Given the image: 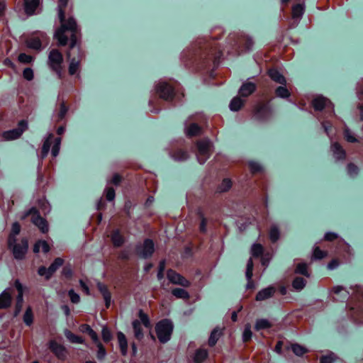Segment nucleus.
I'll return each instance as SVG.
<instances>
[{
    "label": "nucleus",
    "instance_id": "obj_61",
    "mask_svg": "<svg viewBox=\"0 0 363 363\" xmlns=\"http://www.w3.org/2000/svg\"><path fill=\"white\" fill-rule=\"evenodd\" d=\"M98 347V351L96 354V357L98 359L101 360L104 359L106 355V352L102 344L96 345Z\"/></svg>",
    "mask_w": 363,
    "mask_h": 363
},
{
    "label": "nucleus",
    "instance_id": "obj_39",
    "mask_svg": "<svg viewBox=\"0 0 363 363\" xmlns=\"http://www.w3.org/2000/svg\"><path fill=\"white\" fill-rule=\"evenodd\" d=\"M172 293L174 296H176L177 298H182V299L186 300L189 298V293L183 289H180V288L174 289L172 290Z\"/></svg>",
    "mask_w": 363,
    "mask_h": 363
},
{
    "label": "nucleus",
    "instance_id": "obj_26",
    "mask_svg": "<svg viewBox=\"0 0 363 363\" xmlns=\"http://www.w3.org/2000/svg\"><path fill=\"white\" fill-rule=\"evenodd\" d=\"M119 347L123 355H125L128 351V342L125 335L122 332L117 333Z\"/></svg>",
    "mask_w": 363,
    "mask_h": 363
},
{
    "label": "nucleus",
    "instance_id": "obj_32",
    "mask_svg": "<svg viewBox=\"0 0 363 363\" xmlns=\"http://www.w3.org/2000/svg\"><path fill=\"white\" fill-rule=\"evenodd\" d=\"M304 12V6L303 4H298L294 6L292 9V17L295 20H299Z\"/></svg>",
    "mask_w": 363,
    "mask_h": 363
},
{
    "label": "nucleus",
    "instance_id": "obj_5",
    "mask_svg": "<svg viewBox=\"0 0 363 363\" xmlns=\"http://www.w3.org/2000/svg\"><path fill=\"white\" fill-rule=\"evenodd\" d=\"M196 157L200 164H203L209 158L212 152V143L208 139H203L197 143Z\"/></svg>",
    "mask_w": 363,
    "mask_h": 363
},
{
    "label": "nucleus",
    "instance_id": "obj_63",
    "mask_svg": "<svg viewBox=\"0 0 363 363\" xmlns=\"http://www.w3.org/2000/svg\"><path fill=\"white\" fill-rule=\"evenodd\" d=\"M106 199L109 201H113L115 198V191L113 188L107 187L105 190Z\"/></svg>",
    "mask_w": 363,
    "mask_h": 363
},
{
    "label": "nucleus",
    "instance_id": "obj_36",
    "mask_svg": "<svg viewBox=\"0 0 363 363\" xmlns=\"http://www.w3.org/2000/svg\"><path fill=\"white\" fill-rule=\"evenodd\" d=\"M272 326L271 323L264 318L258 319L256 321L255 328L256 330L269 328Z\"/></svg>",
    "mask_w": 363,
    "mask_h": 363
},
{
    "label": "nucleus",
    "instance_id": "obj_41",
    "mask_svg": "<svg viewBox=\"0 0 363 363\" xmlns=\"http://www.w3.org/2000/svg\"><path fill=\"white\" fill-rule=\"evenodd\" d=\"M295 272L296 274H300L308 277L310 276L308 272V266L306 263L301 262L298 263L295 269Z\"/></svg>",
    "mask_w": 363,
    "mask_h": 363
},
{
    "label": "nucleus",
    "instance_id": "obj_28",
    "mask_svg": "<svg viewBox=\"0 0 363 363\" xmlns=\"http://www.w3.org/2000/svg\"><path fill=\"white\" fill-rule=\"evenodd\" d=\"M252 269H253V262L251 259H250L247 264V269L245 276L248 281V283L247 284V288L250 289L252 287V282L251 281V279L252 277Z\"/></svg>",
    "mask_w": 363,
    "mask_h": 363
},
{
    "label": "nucleus",
    "instance_id": "obj_47",
    "mask_svg": "<svg viewBox=\"0 0 363 363\" xmlns=\"http://www.w3.org/2000/svg\"><path fill=\"white\" fill-rule=\"evenodd\" d=\"M33 316L31 308L28 307L23 315V321L27 325H30L33 323Z\"/></svg>",
    "mask_w": 363,
    "mask_h": 363
},
{
    "label": "nucleus",
    "instance_id": "obj_11",
    "mask_svg": "<svg viewBox=\"0 0 363 363\" xmlns=\"http://www.w3.org/2000/svg\"><path fill=\"white\" fill-rule=\"evenodd\" d=\"M32 222L43 233H45L48 231V225L47 221L40 217L35 208H31L27 213L26 216L32 214Z\"/></svg>",
    "mask_w": 363,
    "mask_h": 363
},
{
    "label": "nucleus",
    "instance_id": "obj_48",
    "mask_svg": "<svg viewBox=\"0 0 363 363\" xmlns=\"http://www.w3.org/2000/svg\"><path fill=\"white\" fill-rule=\"evenodd\" d=\"M18 61L23 64H30L33 62L34 58L31 55L25 53H21L18 57Z\"/></svg>",
    "mask_w": 363,
    "mask_h": 363
},
{
    "label": "nucleus",
    "instance_id": "obj_31",
    "mask_svg": "<svg viewBox=\"0 0 363 363\" xmlns=\"http://www.w3.org/2000/svg\"><path fill=\"white\" fill-rule=\"evenodd\" d=\"M111 238L114 246L116 247L121 246L124 242L123 236L120 234L118 230L113 231L111 235Z\"/></svg>",
    "mask_w": 363,
    "mask_h": 363
},
{
    "label": "nucleus",
    "instance_id": "obj_37",
    "mask_svg": "<svg viewBox=\"0 0 363 363\" xmlns=\"http://www.w3.org/2000/svg\"><path fill=\"white\" fill-rule=\"evenodd\" d=\"M52 138V135L49 134L48 137L44 141V143H43V145L42 147V152H41L42 158L45 157L50 151V145H51L50 140H51Z\"/></svg>",
    "mask_w": 363,
    "mask_h": 363
},
{
    "label": "nucleus",
    "instance_id": "obj_13",
    "mask_svg": "<svg viewBox=\"0 0 363 363\" xmlns=\"http://www.w3.org/2000/svg\"><path fill=\"white\" fill-rule=\"evenodd\" d=\"M271 109L267 104H259L255 108V116L257 119L267 120L271 116Z\"/></svg>",
    "mask_w": 363,
    "mask_h": 363
},
{
    "label": "nucleus",
    "instance_id": "obj_6",
    "mask_svg": "<svg viewBox=\"0 0 363 363\" xmlns=\"http://www.w3.org/2000/svg\"><path fill=\"white\" fill-rule=\"evenodd\" d=\"M26 44L29 48L38 50L43 44H48V38L45 33L37 32L27 40Z\"/></svg>",
    "mask_w": 363,
    "mask_h": 363
},
{
    "label": "nucleus",
    "instance_id": "obj_33",
    "mask_svg": "<svg viewBox=\"0 0 363 363\" xmlns=\"http://www.w3.org/2000/svg\"><path fill=\"white\" fill-rule=\"evenodd\" d=\"M133 330H134L135 337L138 340L143 339V330H142L141 323H140V320H135L133 322Z\"/></svg>",
    "mask_w": 363,
    "mask_h": 363
},
{
    "label": "nucleus",
    "instance_id": "obj_57",
    "mask_svg": "<svg viewBox=\"0 0 363 363\" xmlns=\"http://www.w3.org/2000/svg\"><path fill=\"white\" fill-rule=\"evenodd\" d=\"M101 334L105 342H108L112 339V334L106 327H103Z\"/></svg>",
    "mask_w": 363,
    "mask_h": 363
},
{
    "label": "nucleus",
    "instance_id": "obj_34",
    "mask_svg": "<svg viewBox=\"0 0 363 363\" xmlns=\"http://www.w3.org/2000/svg\"><path fill=\"white\" fill-rule=\"evenodd\" d=\"M201 132L200 127L196 123H191L189 126L185 128V133L188 136H194L199 134Z\"/></svg>",
    "mask_w": 363,
    "mask_h": 363
},
{
    "label": "nucleus",
    "instance_id": "obj_43",
    "mask_svg": "<svg viewBox=\"0 0 363 363\" xmlns=\"http://www.w3.org/2000/svg\"><path fill=\"white\" fill-rule=\"evenodd\" d=\"M63 263H64V261L62 258H60V257L56 258L54 260V262L49 267L50 271L51 272L52 274H53L54 272H55L56 270L63 264Z\"/></svg>",
    "mask_w": 363,
    "mask_h": 363
},
{
    "label": "nucleus",
    "instance_id": "obj_2",
    "mask_svg": "<svg viewBox=\"0 0 363 363\" xmlns=\"http://www.w3.org/2000/svg\"><path fill=\"white\" fill-rule=\"evenodd\" d=\"M67 2L68 0H59L58 4V16L61 26L55 31L54 37L58 40V43L60 45H65L68 42V35L67 33H70L69 21L73 20L76 23L75 20L72 18H69L67 21L65 20L63 9L67 6Z\"/></svg>",
    "mask_w": 363,
    "mask_h": 363
},
{
    "label": "nucleus",
    "instance_id": "obj_35",
    "mask_svg": "<svg viewBox=\"0 0 363 363\" xmlns=\"http://www.w3.org/2000/svg\"><path fill=\"white\" fill-rule=\"evenodd\" d=\"M244 101L242 100L240 97L236 96L231 100L229 107L231 111H237L242 107Z\"/></svg>",
    "mask_w": 363,
    "mask_h": 363
},
{
    "label": "nucleus",
    "instance_id": "obj_50",
    "mask_svg": "<svg viewBox=\"0 0 363 363\" xmlns=\"http://www.w3.org/2000/svg\"><path fill=\"white\" fill-rule=\"evenodd\" d=\"M252 333L251 331V325L250 324H247L245 326V329L242 333V339L244 342L249 341L252 337Z\"/></svg>",
    "mask_w": 363,
    "mask_h": 363
},
{
    "label": "nucleus",
    "instance_id": "obj_38",
    "mask_svg": "<svg viewBox=\"0 0 363 363\" xmlns=\"http://www.w3.org/2000/svg\"><path fill=\"white\" fill-rule=\"evenodd\" d=\"M221 335V331L218 329L215 328L211 333V335L208 339V345L212 347L216 345L218 340L219 339L220 336Z\"/></svg>",
    "mask_w": 363,
    "mask_h": 363
},
{
    "label": "nucleus",
    "instance_id": "obj_23",
    "mask_svg": "<svg viewBox=\"0 0 363 363\" xmlns=\"http://www.w3.org/2000/svg\"><path fill=\"white\" fill-rule=\"evenodd\" d=\"M21 230V226L18 224V223L15 222L12 225L11 231L10 233V235L9 236L8 239V245H12L13 243H15L16 242V236L19 234Z\"/></svg>",
    "mask_w": 363,
    "mask_h": 363
},
{
    "label": "nucleus",
    "instance_id": "obj_27",
    "mask_svg": "<svg viewBox=\"0 0 363 363\" xmlns=\"http://www.w3.org/2000/svg\"><path fill=\"white\" fill-rule=\"evenodd\" d=\"M208 357V351L205 349H199L196 351L194 360L196 363L203 362Z\"/></svg>",
    "mask_w": 363,
    "mask_h": 363
},
{
    "label": "nucleus",
    "instance_id": "obj_14",
    "mask_svg": "<svg viewBox=\"0 0 363 363\" xmlns=\"http://www.w3.org/2000/svg\"><path fill=\"white\" fill-rule=\"evenodd\" d=\"M167 278L172 283L184 287L189 286L190 284L188 280L173 270H169L167 272Z\"/></svg>",
    "mask_w": 363,
    "mask_h": 363
},
{
    "label": "nucleus",
    "instance_id": "obj_55",
    "mask_svg": "<svg viewBox=\"0 0 363 363\" xmlns=\"http://www.w3.org/2000/svg\"><path fill=\"white\" fill-rule=\"evenodd\" d=\"M38 273L40 276L45 277L46 279H49L51 276L52 275L51 272L50 271L49 267L46 268L45 267H40L38 270Z\"/></svg>",
    "mask_w": 363,
    "mask_h": 363
},
{
    "label": "nucleus",
    "instance_id": "obj_12",
    "mask_svg": "<svg viewBox=\"0 0 363 363\" xmlns=\"http://www.w3.org/2000/svg\"><path fill=\"white\" fill-rule=\"evenodd\" d=\"M313 106L315 110L321 111L323 108H327L331 113L334 112L333 105L330 100L323 97V96H317L313 100Z\"/></svg>",
    "mask_w": 363,
    "mask_h": 363
},
{
    "label": "nucleus",
    "instance_id": "obj_40",
    "mask_svg": "<svg viewBox=\"0 0 363 363\" xmlns=\"http://www.w3.org/2000/svg\"><path fill=\"white\" fill-rule=\"evenodd\" d=\"M306 284V281L303 278L296 277L293 281L292 286L295 290L301 291L305 287Z\"/></svg>",
    "mask_w": 363,
    "mask_h": 363
},
{
    "label": "nucleus",
    "instance_id": "obj_54",
    "mask_svg": "<svg viewBox=\"0 0 363 363\" xmlns=\"http://www.w3.org/2000/svg\"><path fill=\"white\" fill-rule=\"evenodd\" d=\"M139 318L140 323H143L145 327L149 328H150V322L148 316L144 313L142 311L139 312Z\"/></svg>",
    "mask_w": 363,
    "mask_h": 363
},
{
    "label": "nucleus",
    "instance_id": "obj_15",
    "mask_svg": "<svg viewBox=\"0 0 363 363\" xmlns=\"http://www.w3.org/2000/svg\"><path fill=\"white\" fill-rule=\"evenodd\" d=\"M14 285H15V287L17 289L18 293L17 298H16V309H15V313H14V315L16 316L18 315V313L21 311L23 301V290H24V289H23V285L21 284V282L18 280L15 281Z\"/></svg>",
    "mask_w": 363,
    "mask_h": 363
},
{
    "label": "nucleus",
    "instance_id": "obj_45",
    "mask_svg": "<svg viewBox=\"0 0 363 363\" xmlns=\"http://www.w3.org/2000/svg\"><path fill=\"white\" fill-rule=\"evenodd\" d=\"M353 313L351 315L353 318L357 319V317L359 318V322L363 323V308L362 306H358L357 308H352Z\"/></svg>",
    "mask_w": 363,
    "mask_h": 363
},
{
    "label": "nucleus",
    "instance_id": "obj_21",
    "mask_svg": "<svg viewBox=\"0 0 363 363\" xmlns=\"http://www.w3.org/2000/svg\"><path fill=\"white\" fill-rule=\"evenodd\" d=\"M50 348L58 358L64 359L65 357V350L61 345L55 341H51L50 342Z\"/></svg>",
    "mask_w": 363,
    "mask_h": 363
},
{
    "label": "nucleus",
    "instance_id": "obj_44",
    "mask_svg": "<svg viewBox=\"0 0 363 363\" xmlns=\"http://www.w3.org/2000/svg\"><path fill=\"white\" fill-rule=\"evenodd\" d=\"M60 145H61V138H55V143L51 150V154H52V157H55L58 155L59 152H60Z\"/></svg>",
    "mask_w": 363,
    "mask_h": 363
},
{
    "label": "nucleus",
    "instance_id": "obj_30",
    "mask_svg": "<svg viewBox=\"0 0 363 363\" xmlns=\"http://www.w3.org/2000/svg\"><path fill=\"white\" fill-rule=\"evenodd\" d=\"M65 335L72 343L82 344L84 342V340L81 337L72 333L68 330L65 331Z\"/></svg>",
    "mask_w": 363,
    "mask_h": 363
},
{
    "label": "nucleus",
    "instance_id": "obj_16",
    "mask_svg": "<svg viewBox=\"0 0 363 363\" xmlns=\"http://www.w3.org/2000/svg\"><path fill=\"white\" fill-rule=\"evenodd\" d=\"M40 0H24V8L26 14L33 15L38 12Z\"/></svg>",
    "mask_w": 363,
    "mask_h": 363
},
{
    "label": "nucleus",
    "instance_id": "obj_51",
    "mask_svg": "<svg viewBox=\"0 0 363 363\" xmlns=\"http://www.w3.org/2000/svg\"><path fill=\"white\" fill-rule=\"evenodd\" d=\"M172 157L174 160L183 161L188 158V154L185 151L178 150L172 155Z\"/></svg>",
    "mask_w": 363,
    "mask_h": 363
},
{
    "label": "nucleus",
    "instance_id": "obj_60",
    "mask_svg": "<svg viewBox=\"0 0 363 363\" xmlns=\"http://www.w3.org/2000/svg\"><path fill=\"white\" fill-rule=\"evenodd\" d=\"M68 295L73 303H78L80 301L79 295L77 294L73 289H70L68 291Z\"/></svg>",
    "mask_w": 363,
    "mask_h": 363
},
{
    "label": "nucleus",
    "instance_id": "obj_18",
    "mask_svg": "<svg viewBox=\"0 0 363 363\" xmlns=\"http://www.w3.org/2000/svg\"><path fill=\"white\" fill-rule=\"evenodd\" d=\"M11 289H7L0 295V308H6L10 306L11 302Z\"/></svg>",
    "mask_w": 363,
    "mask_h": 363
},
{
    "label": "nucleus",
    "instance_id": "obj_25",
    "mask_svg": "<svg viewBox=\"0 0 363 363\" xmlns=\"http://www.w3.org/2000/svg\"><path fill=\"white\" fill-rule=\"evenodd\" d=\"M331 150L337 160H342L345 157V152L337 143H332Z\"/></svg>",
    "mask_w": 363,
    "mask_h": 363
},
{
    "label": "nucleus",
    "instance_id": "obj_3",
    "mask_svg": "<svg viewBox=\"0 0 363 363\" xmlns=\"http://www.w3.org/2000/svg\"><path fill=\"white\" fill-rule=\"evenodd\" d=\"M155 330L160 342L165 343L170 340L173 324L171 320L164 319L156 325Z\"/></svg>",
    "mask_w": 363,
    "mask_h": 363
},
{
    "label": "nucleus",
    "instance_id": "obj_8",
    "mask_svg": "<svg viewBox=\"0 0 363 363\" xmlns=\"http://www.w3.org/2000/svg\"><path fill=\"white\" fill-rule=\"evenodd\" d=\"M9 247L11 250H12L15 259H22L28 251V240L27 239L23 238L18 243L16 242L15 243H13L11 246L9 245Z\"/></svg>",
    "mask_w": 363,
    "mask_h": 363
},
{
    "label": "nucleus",
    "instance_id": "obj_42",
    "mask_svg": "<svg viewBox=\"0 0 363 363\" xmlns=\"http://www.w3.org/2000/svg\"><path fill=\"white\" fill-rule=\"evenodd\" d=\"M291 347L293 352L297 356H301L308 352V350L305 347L298 344H293Z\"/></svg>",
    "mask_w": 363,
    "mask_h": 363
},
{
    "label": "nucleus",
    "instance_id": "obj_7",
    "mask_svg": "<svg viewBox=\"0 0 363 363\" xmlns=\"http://www.w3.org/2000/svg\"><path fill=\"white\" fill-rule=\"evenodd\" d=\"M28 123L25 120H22L18 123V127L12 130H9L3 133V138L6 140H12L21 137L23 133L27 129Z\"/></svg>",
    "mask_w": 363,
    "mask_h": 363
},
{
    "label": "nucleus",
    "instance_id": "obj_19",
    "mask_svg": "<svg viewBox=\"0 0 363 363\" xmlns=\"http://www.w3.org/2000/svg\"><path fill=\"white\" fill-rule=\"evenodd\" d=\"M276 291L275 287L270 286L259 291L257 296V301H264L272 297Z\"/></svg>",
    "mask_w": 363,
    "mask_h": 363
},
{
    "label": "nucleus",
    "instance_id": "obj_46",
    "mask_svg": "<svg viewBox=\"0 0 363 363\" xmlns=\"http://www.w3.org/2000/svg\"><path fill=\"white\" fill-rule=\"evenodd\" d=\"M276 94L280 98H288L290 96L289 90L285 87L280 86L276 89Z\"/></svg>",
    "mask_w": 363,
    "mask_h": 363
},
{
    "label": "nucleus",
    "instance_id": "obj_29",
    "mask_svg": "<svg viewBox=\"0 0 363 363\" xmlns=\"http://www.w3.org/2000/svg\"><path fill=\"white\" fill-rule=\"evenodd\" d=\"M50 250V247L48 242L45 240H39L37 242L33 247V251L35 253L39 252L42 250L43 252H48Z\"/></svg>",
    "mask_w": 363,
    "mask_h": 363
},
{
    "label": "nucleus",
    "instance_id": "obj_1",
    "mask_svg": "<svg viewBox=\"0 0 363 363\" xmlns=\"http://www.w3.org/2000/svg\"><path fill=\"white\" fill-rule=\"evenodd\" d=\"M70 33H67L70 37V46L67 52V58L69 61V73L70 75L77 74L79 69V64L82 59V53L78 46L77 41L78 38V27L77 23L73 20L69 21Z\"/></svg>",
    "mask_w": 363,
    "mask_h": 363
},
{
    "label": "nucleus",
    "instance_id": "obj_49",
    "mask_svg": "<svg viewBox=\"0 0 363 363\" xmlns=\"http://www.w3.org/2000/svg\"><path fill=\"white\" fill-rule=\"evenodd\" d=\"M336 360V356L334 353H328L325 355H323L320 358L321 363H333Z\"/></svg>",
    "mask_w": 363,
    "mask_h": 363
},
{
    "label": "nucleus",
    "instance_id": "obj_24",
    "mask_svg": "<svg viewBox=\"0 0 363 363\" xmlns=\"http://www.w3.org/2000/svg\"><path fill=\"white\" fill-rule=\"evenodd\" d=\"M268 74L269 77L275 82L281 84H286L285 77L277 69H269Z\"/></svg>",
    "mask_w": 363,
    "mask_h": 363
},
{
    "label": "nucleus",
    "instance_id": "obj_4",
    "mask_svg": "<svg viewBox=\"0 0 363 363\" xmlns=\"http://www.w3.org/2000/svg\"><path fill=\"white\" fill-rule=\"evenodd\" d=\"M63 57L60 51L56 49L52 50L48 55V65L55 71L58 77H62Z\"/></svg>",
    "mask_w": 363,
    "mask_h": 363
},
{
    "label": "nucleus",
    "instance_id": "obj_58",
    "mask_svg": "<svg viewBox=\"0 0 363 363\" xmlns=\"http://www.w3.org/2000/svg\"><path fill=\"white\" fill-rule=\"evenodd\" d=\"M23 77L25 79L31 81L34 77L33 70L30 67L24 69L23 72Z\"/></svg>",
    "mask_w": 363,
    "mask_h": 363
},
{
    "label": "nucleus",
    "instance_id": "obj_9",
    "mask_svg": "<svg viewBox=\"0 0 363 363\" xmlns=\"http://www.w3.org/2000/svg\"><path fill=\"white\" fill-rule=\"evenodd\" d=\"M155 250V245L152 240L146 239L143 244L138 245L136 248L137 254L143 258L150 257Z\"/></svg>",
    "mask_w": 363,
    "mask_h": 363
},
{
    "label": "nucleus",
    "instance_id": "obj_20",
    "mask_svg": "<svg viewBox=\"0 0 363 363\" xmlns=\"http://www.w3.org/2000/svg\"><path fill=\"white\" fill-rule=\"evenodd\" d=\"M256 89L255 84L252 82H246L242 84L239 90V94L241 96H248L252 94Z\"/></svg>",
    "mask_w": 363,
    "mask_h": 363
},
{
    "label": "nucleus",
    "instance_id": "obj_62",
    "mask_svg": "<svg viewBox=\"0 0 363 363\" xmlns=\"http://www.w3.org/2000/svg\"><path fill=\"white\" fill-rule=\"evenodd\" d=\"M326 255V252L322 251L319 247H316L313 250V257L314 259H320Z\"/></svg>",
    "mask_w": 363,
    "mask_h": 363
},
{
    "label": "nucleus",
    "instance_id": "obj_64",
    "mask_svg": "<svg viewBox=\"0 0 363 363\" xmlns=\"http://www.w3.org/2000/svg\"><path fill=\"white\" fill-rule=\"evenodd\" d=\"M249 167L251 172H252L253 173L257 172L260 171L262 169L261 165L258 162L254 161H251L249 162Z\"/></svg>",
    "mask_w": 363,
    "mask_h": 363
},
{
    "label": "nucleus",
    "instance_id": "obj_52",
    "mask_svg": "<svg viewBox=\"0 0 363 363\" xmlns=\"http://www.w3.org/2000/svg\"><path fill=\"white\" fill-rule=\"evenodd\" d=\"M263 248L259 244H254L251 248V253L253 257H259L262 254Z\"/></svg>",
    "mask_w": 363,
    "mask_h": 363
},
{
    "label": "nucleus",
    "instance_id": "obj_17",
    "mask_svg": "<svg viewBox=\"0 0 363 363\" xmlns=\"http://www.w3.org/2000/svg\"><path fill=\"white\" fill-rule=\"evenodd\" d=\"M332 291L335 294V296H333V299L335 301L343 302L349 298V292L342 286H335Z\"/></svg>",
    "mask_w": 363,
    "mask_h": 363
},
{
    "label": "nucleus",
    "instance_id": "obj_56",
    "mask_svg": "<svg viewBox=\"0 0 363 363\" xmlns=\"http://www.w3.org/2000/svg\"><path fill=\"white\" fill-rule=\"evenodd\" d=\"M269 238L272 242H276L279 238V231L276 226H272L269 230Z\"/></svg>",
    "mask_w": 363,
    "mask_h": 363
},
{
    "label": "nucleus",
    "instance_id": "obj_10",
    "mask_svg": "<svg viewBox=\"0 0 363 363\" xmlns=\"http://www.w3.org/2000/svg\"><path fill=\"white\" fill-rule=\"evenodd\" d=\"M155 89L160 98L164 100H170L173 98L174 90L172 87L165 82H160L156 85Z\"/></svg>",
    "mask_w": 363,
    "mask_h": 363
},
{
    "label": "nucleus",
    "instance_id": "obj_59",
    "mask_svg": "<svg viewBox=\"0 0 363 363\" xmlns=\"http://www.w3.org/2000/svg\"><path fill=\"white\" fill-rule=\"evenodd\" d=\"M239 43L243 44L246 50H250L253 45L252 39L248 37H245L243 39L240 40Z\"/></svg>",
    "mask_w": 363,
    "mask_h": 363
},
{
    "label": "nucleus",
    "instance_id": "obj_53",
    "mask_svg": "<svg viewBox=\"0 0 363 363\" xmlns=\"http://www.w3.org/2000/svg\"><path fill=\"white\" fill-rule=\"evenodd\" d=\"M231 181L228 179H225L218 186V191L220 192L226 191L231 187Z\"/></svg>",
    "mask_w": 363,
    "mask_h": 363
},
{
    "label": "nucleus",
    "instance_id": "obj_22",
    "mask_svg": "<svg viewBox=\"0 0 363 363\" xmlns=\"http://www.w3.org/2000/svg\"><path fill=\"white\" fill-rule=\"evenodd\" d=\"M97 288H98L99 291L101 293V294L104 298V301L106 303V306L107 308H108L110 306V303H111V296L107 289V286L106 285H104V284L99 282L97 284Z\"/></svg>",
    "mask_w": 363,
    "mask_h": 363
}]
</instances>
